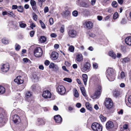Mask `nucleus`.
Returning <instances> with one entry per match:
<instances>
[{
    "label": "nucleus",
    "mask_w": 131,
    "mask_h": 131,
    "mask_svg": "<svg viewBox=\"0 0 131 131\" xmlns=\"http://www.w3.org/2000/svg\"><path fill=\"white\" fill-rule=\"evenodd\" d=\"M106 76L110 81H113L115 79V71L111 68H108L106 71Z\"/></svg>",
    "instance_id": "1"
},
{
    "label": "nucleus",
    "mask_w": 131,
    "mask_h": 131,
    "mask_svg": "<svg viewBox=\"0 0 131 131\" xmlns=\"http://www.w3.org/2000/svg\"><path fill=\"white\" fill-rule=\"evenodd\" d=\"M91 66L90 63L88 62H86L83 65H81L80 67L81 69L83 72H88L90 71Z\"/></svg>",
    "instance_id": "2"
},
{
    "label": "nucleus",
    "mask_w": 131,
    "mask_h": 131,
    "mask_svg": "<svg viewBox=\"0 0 131 131\" xmlns=\"http://www.w3.org/2000/svg\"><path fill=\"white\" fill-rule=\"evenodd\" d=\"M83 25L84 28L89 29H92L93 26V24L92 21L87 20L83 21Z\"/></svg>",
    "instance_id": "3"
},
{
    "label": "nucleus",
    "mask_w": 131,
    "mask_h": 131,
    "mask_svg": "<svg viewBox=\"0 0 131 131\" xmlns=\"http://www.w3.org/2000/svg\"><path fill=\"white\" fill-rule=\"evenodd\" d=\"M91 127L94 131H102V125L96 122L92 124Z\"/></svg>",
    "instance_id": "4"
},
{
    "label": "nucleus",
    "mask_w": 131,
    "mask_h": 131,
    "mask_svg": "<svg viewBox=\"0 0 131 131\" xmlns=\"http://www.w3.org/2000/svg\"><path fill=\"white\" fill-rule=\"evenodd\" d=\"M34 56L37 57H41L42 54V51L41 48L37 47L34 49Z\"/></svg>",
    "instance_id": "5"
},
{
    "label": "nucleus",
    "mask_w": 131,
    "mask_h": 131,
    "mask_svg": "<svg viewBox=\"0 0 131 131\" xmlns=\"http://www.w3.org/2000/svg\"><path fill=\"white\" fill-rule=\"evenodd\" d=\"M105 107L107 108H111L113 105V103L110 98H106L105 102Z\"/></svg>",
    "instance_id": "6"
},
{
    "label": "nucleus",
    "mask_w": 131,
    "mask_h": 131,
    "mask_svg": "<svg viewBox=\"0 0 131 131\" xmlns=\"http://www.w3.org/2000/svg\"><path fill=\"white\" fill-rule=\"evenodd\" d=\"M88 0H78V2L80 5L84 7H87L89 6Z\"/></svg>",
    "instance_id": "7"
},
{
    "label": "nucleus",
    "mask_w": 131,
    "mask_h": 131,
    "mask_svg": "<svg viewBox=\"0 0 131 131\" xmlns=\"http://www.w3.org/2000/svg\"><path fill=\"white\" fill-rule=\"evenodd\" d=\"M102 88L100 85H99L97 87V90L95 91L93 96V98H96L100 96L102 91Z\"/></svg>",
    "instance_id": "8"
},
{
    "label": "nucleus",
    "mask_w": 131,
    "mask_h": 131,
    "mask_svg": "<svg viewBox=\"0 0 131 131\" xmlns=\"http://www.w3.org/2000/svg\"><path fill=\"white\" fill-rule=\"evenodd\" d=\"M57 90L58 93L61 95L64 94L66 91L65 87L61 85H59L58 86Z\"/></svg>",
    "instance_id": "9"
},
{
    "label": "nucleus",
    "mask_w": 131,
    "mask_h": 131,
    "mask_svg": "<svg viewBox=\"0 0 131 131\" xmlns=\"http://www.w3.org/2000/svg\"><path fill=\"white\" fill-rule=\"evenodd\" d=\"M68 34L69 37L71 38H75L77 36V31L73 29L70 30L68 32Z\"/></svg>",
    "instance_id": "10"
},
{
    "label": "nucleus",
    "mask_w": 131,
    "mask_h": 131,
    "mask_svg": "<svg viewBox=\"0 0 131 131\" xmlns=\"http://www.w3.org/2000/svg\"><path fill=\"white\" fill-rule=\"evenodd\" d=\"M1 70L4 72H6L9 70V64L7 63L5 64H2L1 66Z\"/></svg>",
    "instance_id": "11"
},
{
    "label": "nucleus",
    "mask_w": 131,
    "mask_h": 131,
    "mask_svg": "<svg viewBox=\"0 0 131 131\" xmlns=\"http://www.w3.org/2000/svg\"><path fill=\"white\" fill-rule=\"evenodd\" d=\"M42 96L45 98H50L51 97V94L48 90L45 91L43 92Z\"/></svg>",
    "instance_id": "12"
},
{
    "label": "nucleus",
    "mask_w": 131,
    "mask_h": 131,
    "mask_svg": "<svg viewBox=\"0 0 131 131\" xmlns=\"http://www.w3.org/2000/svg\"><path fill=\"white\" fill-rule=\"evenodd\" d=\"M54 118L56 123H57L60 124L62 122V118L61 116L59 115L55 116Z\"/></svg>",
    "instance_id": "13"
},
{
    "label": "nucleus",
    "mask_w": 131,
    "mask_h": 131,
    "mask_svg": "<svg viewBox=\"0 0 131 131\" xmlns=\"http://www.w3.org/2000/svg\"><path fill=\"white\" fill-rule=\"evenodd\" d=\"M14 81L18 84H20L23 83L24 80L21 77L18 76L14 80Z\"/></svg>",
    "instance_id": "14"
},
{
    "label": "nucleus",
    "mask_w": 131,
    "mask_h": 131,
    "mask_svg": "<svg viewBox=\"0 0 131 131\" xmlns=\"http://www.w3.org/2000/svg\"><path fill=\"white\" fill-rule=\"evenodd\" d=\"M58 57V54L56 52H53L51 55V58L52 60L57 59Z\"/></svg>",
    "instance_id": "15"
},
{
    "label": "nucleus",
    "mask_w": 131,
    "mask_h": 131,
    "mask_svg": "<svg viewBox=\"0 0 131 131\" xmlns=\"http://www.w3.org/2000/svg\"><path fill=\"white\" fill-rule=\"evenodd\" d=\"M121 94L119 90L118 89H115L113 91V95L115 97H117L119 96Z\"/></svg>",
    "instance_id": "16"
},
{
    "label": "nucleus",
    "mask_w": 131,
    "mask_h": 131,
    "mask_svg": "<svg viewBox=\"0 0 131 131\" xmlns=\"http://www.w3.org/2000/svg\"><path fill=\"white\" fill-rule=\"evenodd\" d=\"M114 126L113 124L111 121H108L106 124V128L107 129L112 128Z\"/></svg>",
    "instance_id": "17"
},
{
    "label": "nucleus",
    "mask_w": 131,
    "mask_h": 131,
    "mask_svg": "<svg viewBox=\"0 0 131 131\" xmlns=\"http://www.w3.org/2000/svg\"><path fill=\"white\" fill-rule=\"evenodd\" d=\"M13 121L15 123L19 122V117L17 115H15L13 116Z\"/></svg>",
    "instance_id": "18"
},
{
    "label": "nucleus",
    "mask_w": 131,
    "mask_h": 131,
    "mask_svg": "<svg viewBox=\"0 0 131 131\" xmlns=\"http://www.w3.org/2000/svg\"><path fill=\"white\" fill-rule=\"evenodd\" d=\"M126 43L128 45H131V37H127L125 39Z\"/></svg>",
    "instance_id": "19"
},
{
    "label": "nucleus",
    "mask_w": 131,
    "mask_h": 131,
    "mask_svg": "<svg viewBox=\"0 0 131 131\" xmlns=\"http://www.w3.org/2000/svg\"><path fill=\"white\" fill-rule=\"evenodd\" d=\"M45 123V122L44 120L41 119H38L37 120V124L39 126L40 125H44Z\"/></svg>",
    "instance_id": "20"
},
{
    "label": "nucleus",
    "mask_w": 131,
    "mask_h": 131,
    "mask_svg": "<svg viewBox=\"0 0 131 131\" xmlns=\"http://www.w3.org/2000/svg\"><path fill=\"white\" fill-rule=\"evenodd\" d=\"M82 78L84 84L86 85V82L88 79L87 75L86 74H83L82 75Z\"/></svg>",
    "instance_id": "21"
},
{
    "label": "nucleus",
    "mask_w": 131,
    "mask_h": 131,
    "mask_svg": "<svg viewBox=\"0 0 131 131\" xmlns=\"http://www.w3.org/2000/svg\"><path fill=\"white\" fill-rule=\"evenodd\" d=\"M85 106L86 108L88 110H89L90 111L92 110V107L91 105L89 102H86L85 103Z\"/></svg>",
    "instance_id": "22"
},
{
    "label": "nucleus",
    "mask_w": 131,
    "mask_h": 131,
    "mask_svg": "<svg viewBox=\"0 0 131 131\" xmlns=\"http://www.w3.org/2000/svg\"><path fill=\"white\" fill-rule=\"evenodd\" d=\"M83 57L82 54H78L77 56L76 60L79 62L83 60Z\"/></svg>",
    "instance_id": "23"
},
{
    "label": "nucleus",
    "mask_w": 131,
    "mask_h": 131,
    "mask_svg": "<svg viewBox=\"0 0 131 131\" xmlns=\"http://www.w3.org/2000/svg\"><path fill=\"white\" fill-rule=\"evenodd\" d=\"M73 93L74 96L76 97H78L79 96V94L77 89L74 88L73 89Z\"/></svg>",
    "instance_id": "24"
},
{
    "label": "nucleus",
    "mask_w": 131,
    "mask_h": 131,
    "mask_svg": "<svg viewBox=\"0 0 131 131\" xmlns=\"http://www.w3.org/2000/svg\"><path fill=\"white\" fill-rule=\"evenodd\" d=\"M4 119L3 117H0V127L4 125Z\"/></svg>",
    "instance_id": "25"
},
{
    "label": "nucleus",
    "mask_w": 131,
    "mask_h": 131,
    "mask_svg": "<svg viewBox=\"0 0 131 131\" xmlns=\"http://www.w3.org/2000/svg\"><path fill=\"white\" fill-rule=\"evenodd\" d=\"M80 90L83 95L84 96H86L87 95L86 94V91L84 88L83 87H82L81 88Z\"/></svg>",
    "instance_id": "26"
},
{
    "label": "nucleus",
    "mask_w": 131,
    "mask_h": 131,
    "mask_svg": "<svg viewBox=\"0 0 131 131\" xmlns=\"http://www.w3.org/2000/svg\"><path fill=\"white\" fill-rule=\"evenodd\" d=\"M46 40V38L44 36H42L40 37L39 39V40L41 43L45 42Z\"/></svg>",
    "instance_id": "27"
},
{
    "label": "nucleus",
    "mask_w": 131,
    "mask_h": 131,
    "mask_svg": "<svg viewBox=\"0 0 131 131\" xmlns=\"http://www.w3.org/2000/svg\"><path fill=\"white\" fill-rule=\"evenodd\" d=\"M32 95V94L30 91H28L26 93L25 97L26 98H28L30 97Z\"/></svg>",
    "instance_id": "28"
},
{
    "label": "nucleus",
    "mask_w": 131,
    "mask_h": 131,
    "mask_svg": "<svg viewBox=\"0 0 131 131\" xmlns=\"http://www.w3.org/2000/svg\"><path fill=\"white\" fill-rule=\"evenodd\" d=\"M5 92V89L4 88L1 86H0V94L4 93Z\"/></svg>",
    "instance_id": "29"
},
{
    "label": "nucleus",
    "mask_w": 131,
    "mask_h": 131,
    "mask_svg": "<svg viewBox=\"0 0 131 131\" xmlns=\"http://www.w3.org/2000/svg\"><path fill=\"white\" fill-rule=\"evenodd\" d=\"M109 55L110 56L112 57L114 59H115L116 57V55L114 54V53L113 51H110L109 52Z\"/></svg>",
    "instance_id": "30"
},
{
    "label": "nucleus",
    "mask_w": 131,
    "mask_h": 131,
    "mask_svg": "<svg viewBox=\"0 0 131 131\" xmlns=\"http://www.w3.org/2000/svg\"><path fill=\"white\" fill-rule=\"evenodd\" d=\"M99 117L101 121L102 122H105L106 120V118L103 116L102 115H100L99 116Z\"/></svg>",
    "instance_id": "31"
},
{
    "label": "nucleus",
    "mask_w": 131,
    "mask_h": 131,
    "mask_svg": "<svg viewBox=\"0 0 131 131\" xmlns=\"http://www.w3.org/2000/svg\"><path fill=\"white\" fill-rule=\"evenodd\" d=\"M122 60V62L123 63H124L127 62H128L129 60V58L127 57H125L121 59Z\"/></svg>",
    "instance_id": "32"
},
{
    "label": "nucleus",
    "mask_w": 131,
    "mask_h": 131,
    "mask_svg": "<svg viewBox=\"0 0 131 131\" xmlns=\"http://www.w3.org/2000/svg\"><path fill=\"white\" fill-rule=\"evenodd\" d=\"M70 14V12L68 10H66L64 11L63 13V15L64 16H68Z\"/></svg>",
    "instance_id": "33"
},
{
    "label": "nucleus",
    "mask_w": 131,
    "mask_h": 131,
    "mask_svg": "<svg viewBox=\"0 0 131 131\" xmlns=\"http://www.w3.org/2000/svg\"><path fill=\"white\" fill-rule=\"evenodd\" d=\"M19 25L20 27L21 28H25L26 26V24L22 23L21 21L19 22Z\"/></svg>",
    "instance_id": "34"
},
{
    "label": "nucleus",
    "mask_w": 131,
    "mask_h": 131,
    "mask_svg": "<svg viewBox=\"0 0 131 131\" xmlns=\"http://www.w3.org/2000/svg\"><path fill=\"white\" fill-rule=\"evenodd\" d=\"M2 43L4 44H7L8 43V41L6 38H4L2 39Z\"/></svg>",
    "instance_id": "35"
},
{
    "label": "nucleus",
    "mask_w": 131,
    "mask_h": 131,
    "mask_svg": "<svg viewBox=\"0 0 131 131\" xmlns=\"http://www.w3.org/2000/svg\"><path fill=\"white\" fill-rule=\"evenodd\" d=\"M8 15H9L10 17H15V15L12 12L8 11Z\"/></svg>",
    "instance_id": "36"
},
{
    "label": "nucleus",
    "mask_w": 131,
    "mask_h": 131,
    "mask_svg": "<svg viewBox=\"0 0 131 131\" xmlns=\"http://www.w3.org/2000/svg\"><path fill=\"white\" fill-rule=\"evenodd\" d=\"M17 10L19 12H22L23 11V7L21 6H19L18 7Z\"/></svg>",
    "instance_id": "37"
},
{
    "label": "nucleus",
    "mask_w": 131,
    "mask_h": 131,
    "mask_svg": "<svg viewBox=\"0 0 131 131\" xmlns=\"http://www.w3.org/2000/svg\"><path fill=\"white\" fill-rule=\"evenodd\" d=\"M74 49V47L73 46H69V50L71 52H73Z\"/></svg>",
    "instance_id": "38"
},
{
    "label": "nucleus",
    "mask_w": 131,
    "mask_h": 131,
    "mask_svg": "<svg viewBox=\"0 0 131 131\" xmlns=\"http://www.w3.org/2000/svg\"><path fill=\"white\" fill-rule=\"evenodd\" d=\"M39 23L40 24L41 27L43 29L45 28L46 27L44 23L42 22V20H40L39 21Z\"/></svg>",
    "instance_id": "39"
},
{
    "label": "nucleus",
    "mask_w": 131,
    "mask_h": 131,
    "mask_svg": "<svg viewBox=\"0 0 131 131\" xmlns=\"http://www.w3.org/2000/svg\"><path fill=\"white\" fill-rule=\"evenodd\" d=\"M121 50L124 53H125L126 51V48L124 46H122L121 48Z\"/></svg>",
    "instance_id": "40"
},
{
    "label": "nucleus",
    "mask_w": 131,
    "mask_h": 131,
    "mask_svg": "<svg viewBox=\"0 0 131 131\" xmlns=\"http://www.w3.org/2000/svg\"><path fill=\"white\" fill-rule=\"evenodd\" d=\"M20 46L17 44L15 45V49L17 51H18L20 49Z\"/></svg>",
    "instance_id": "41"
},
{
    "label": "nucleus",
    "mask_w": 131,
    "mask_h": 131,
    "mask_svg": "<svg viewBox=\"0 0 131 131\" xmlns=\"http://www.w3.org/2000/svg\"><path fill=\"white\" fill-rule=\"evenodd\" d=\"M63 80L69 82H71L72 81L71 79L69 78H65L63 79Z\"/></svg>",
    "instance_id": "42"
},
{
    "label": "nucleus",
    "mask_w": 131,
    "mask_h": 131,
    "mask_svg": "<svg viewBox=\"0 0 131 131\" xmlns=\"http://www.w3.org/2000/svg\"><path fill=\"white\" fill-rule=\"evenodd\" d=\"M118 13H115L113 15V19H116L118 17Z\"/></svg>",
    "instance_id": "43"
},
{
    "label": "nucleus",
    "mask_w": 131,
    "mask_h": 131,
    "mask_svg": "<svg viewBox=\"0 0 131 131\" xmlns=\"http://www.w3.org/2000/svg\"><path fill=\"white\" fill-rule=\"evenodd\" d=\"M72 14L73 16L75 17L77 16L78 13L77 10H75L73 12Z\"/></svg>",
    "instance_id": "44"
},
{
    "label": "nucleus",
    "mask_w": 131,
    "mask_h": 131,
    "mask_svg": "<svg viewBox=\"0 0 131 131\" xmlns=\"http://www.w3.org/2000/svg\"><path fill=\"white\" fill-rule=\"evenodd\" d=\"M125 77V73L124 72H122L120 74V77L121 79H124Z\"/></svg>",
    "instance_id": "45"
},
{
    "label": "nucleus",
    "mask_w": 131,
    "mask_h": 131,
    "mask_svg": "<svg viewBox=\"0 0 131 131\" xmlns=\"http://www.w3.org/2000/svg\"><path fill=\"white\" fill-rule=\"evenodd\" d=\"M30 3L31 6L36 5V3L34 0H31Z\"/></svg>",
    "instance_id": "46"
},
{
    "label": "nucleus",
    "mask_w": 131,
    "mask_h": 131,
    "mask_svg": "<svg viewBox=\"0 0 131 131\" xmlns=\"http://www.w3.org/2000/svg\"><path fill=\"white\" fill-rule=\"evenodd\" d=\"M93 67L94 69H97L98 68V65L95 62L93 63Z\"/></svg>",
    "instance_id": "47"
},
{
    "label": "nucleus",
    "mask_w": 131,
    "mask_h": 131,
    "mask_svg": "<svg viewBox=\"0 0 131 131\" xmlns=\"http://www.w3.org/2000/svg\"><path fill=\"white\" fill-rule=\"evenodd\" d=\"M112 5L113 7H116L117 5V3L116 2L114 1L112 3Z\"/></svg>",
    "instance_id": "48"
},
{
    "label": "nucleus",
    "mask_w": 131,
    "mask_h": 131,
    "mask_svg": "<svg viewBox=\"0 0 131 131\" xmlns=\"http://www.w3.org/2000/svg\"><path fill=\"white\" fill-rule=\"evenodd\" d=\"M30 23V27L32 29H33V28L36 27L35 25L32 21H31Z\"/></svg>",
    "instance_id": "49"
},
{
    "label": "nucleus",
    "mask_w": 131,
    "mask_h": 131,
    "mask_svg": "<svg viewBox=\"0 0 131 131\" xmlns=\"http://www.w3.org/2000/svg\"><path fill=\"white\" fill-rule=\"evenodd\" d=\"M33 18L34 20L36 21L37 19V16L35 14H34L33 16Z\"/></svg>",
    "instance_id": "50"
},
{
    "label": "nucleus",
    "mask_w": 131,
    "mask_h": 131,
    "mask_svg": "<svg viewBox=\"0 0 131 131\" xmlns=\"http://www.w3.org/2000/svg\"><path fill=\"white\" fill-rule=\"evenodd\" d=\"M121 129H129L128 128V125L127 124H125L124 125L123 127L121 128Z\"/></svg>",
    "instance_id": "51"
},
{
    "label": "nucleus",
    "mask_w": 131,
    "mask_h": 131,
    "mask_svg": "<svg viewBox=\"0 0 131 131\" xmlns=\"http://www.w3.org/2000/svg\"><path fill=\"white\" fill-rule=\"evenodd\" d=\"M54 63H51L49 66V67L50 68H53L55 66Z\"/></svg>",
    "instance_id": "52"
},
{
    "label": "nucleus",
    "mask_w": 131,
    "mask_h": 131,
    "mask_svg": "<svg viewBox=\"0 0 131 131\" xmlns=\"http://www.w3.org/2000/svg\"><path fill=\"white\" fill-rule=\"evenodd\" d=\"M64 26H62L60 29V31L62 33L64 31Z\"/></svg>",
    "instance_id": "53"
},
{
    "label": "nucleus",
    "mask_w": 131,
    "mask_h": 131,
    "mask_svg": "<svg viewBox=\"0 0 131 131\" xmlns=\"http://www.w3.org/2000/svg\"><path fill=\"white\" fill-rule=\"evenodd\" d=\"M128 78L129 81L131 83V70L129 73Z\"/></svg>",
    "instance_id": "54"
},
{
    "label": "nucleus",
    "mask_w": 131,
    "mask_h": 131,
    "mask_svg": "<svg viewBox=\"0 0 131 131\" xmlns=\"http://www.w3.org/2000/svg\"><path fill=\"white\" fill-rule=\"evenodd\" d=\"M49 23L50 25H52L53 23V19L52 18H51L49 19Z\"/></svg>",
    "instance_id": "55"
},
{
    "label": "nucleus",
    "mask_w": 131,
    "mask_h": 131,
    "mask_svg": "<svg viewBox=\"0 0 131 131\" xmlns=\"http://www.w3.org/2000/svg\"><path fill=\"white\" fill-rule=\"evenodd\" d=\"M50 36L52 38H55L57 37V35L55 33H52L51 34Z\"/></svg>",
    "instance_id": "56"
},
{
    "label": "nucleus",
    "mask_w": 131,
    "mask_h": 131,
    "mask_svg": "<svg viewBox=\"0 0 131 131\" xmlns=\"http://www.w3.org/2000/svg\"><path fill=\"white\" fill-rule=\"evenodd\" d=\"M35 34V31L34 30H32L31 31L30 35L31 37H32Z\"/></svg>",
    "instance_id": "57"
},
{
    "label": "nucleus",
    "mask_w": 131,
    "mask_h": 131,
    "mask_svg": "<svg viewBox=\"0 0 131 131\" xmlns=\"http://www.w3.org/2000/svg\"><path fill=\"white\" fill-rule=\"evenodd\" d=\"M54 70L55 71H58L59 69L58 66L56 65L54 67Z\"/></svg>",
    "instance_id": "58"
},
{
    "label": "nucleus",
    "mask_w": 131,
    "mask_h": 131,
    "mask_svg": "<svg viewBox=\"0 0 131 131\" xmlns=\"http://www.w3.org/2000/svg\"><path fill=\"white\" fill-rule=\"evenodd\" d=\"M44 12L46 13L49 11V9L47 7H46L44 9Z\"/></svg>",
    "instance_id": "59"
},
{
    "label": "nucleus",
    "mask_w": 131,
    "mask_h": 131,
    "mask_svg": "<svg viewBox=\"0 0 131 131\" xmlns=\"http://www.w3.org/2000/svg\"><path fill=\"white\" fill-rule=\"evenodd\" d=\"M96 0H91V3L92 5H93L95 4Z\"/></svg>",
    "instance_id": "60"
},
{
    "label": "nucleus",
    "mask_w": 131,
    "mask_h": 131,
    "mask_svg": "<svg viewBox=\"0 0 131 131\" xmlns=\"http://www.w3.org/2000/svg\"><path fill=\"white\" fill-rule=\"evenodd\" d=\"M8 11L3 12H2L3 15L4 16L8 15Z\"/></svg>",
    "instance_id": "61"
},
{
    "label": "nucleus",
    "mask_w": 131,
    "mask_h": 131,
    "mask_svg": "<svg viewBox=\"0 0 131 131\" xmlns=\"http://www.w3.org/2000/svg\"><path fill=\"white\" fill-rule=\"evenodd\" d=\"M50 63V62L48 60H46L45 62V64L46 66H48Z\"/></svg>",
    "instance_id": "62"
},
{
    "label": "nucleus",
    "mask_w": 131,
    "mask_h": 131,
    "mask_svg": "<svg viewBox=\"0 0 131 131\" xmlns=\"http://www.w3.org/2000/svg\"><path fill=\"white\" fill-rule=\"evenodd\" d=\"M80 111L81 112L84 113L85 112V110L84 108L83 107L80 110Z\"/></svg>",
    "instance_id": "63"
},
{
    "label": "nucleus",
    "mask_w": 131,
    "mask_h": 131,
    "mask_svg": "<svg viewBox=\"0 0 131 131\" xmlns=\"http://www.w3.org/2000/svg\"><path fill=\"white\" fill-rule=\"evenodd\" d=\"M128 101L131 104V95L129 96L128 98Z\"/></svg>",
    "instance_id": "64"
}]
</instances>
